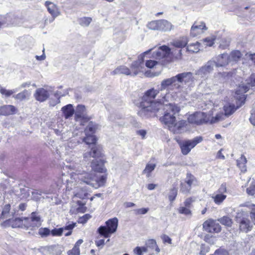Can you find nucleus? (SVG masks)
Returning a JSON list of instances; mask_svg holds the SVG:
<instances>
[{
	"instance_id": "obj_1",
	"label": "nucleus",
	"mask_w": 255,
	"mask_h": 255,
	"mask_svg": "<svg viewBox=\"0 0 255 255\" xmlns=\"http://www.w3.org/2000/svg\"><path fill=\"white\" fill-rule=\"evenodd\" d=\"M66 166L74 170L71 173L70 179L67 180V189L68 190L78 187L76 185L79 182L84 183L96 189L103 186L106 182V175L98 176L93 172H87L82 170L77 163H70Z\"/></svg>"
},
{
	"instance_id": "obj_2",
	"label": "nucleus",
	"mask_w": 255,
	"mask_h": 255,
	"mask_svg": "<svg viewBox=\"0 0 255 255\" xmlns=\"http://www.w3.org/2000/svg\"><path fill=\"white\" fill-rule=\"evenodd\" d=\"M159 90L151 88L146 91L141 98L140 103V109L138 114L142 118H146L150 116L152 113H157L163 107L162 98L157 101L154 100L159 93Z\"/></svg>"
},
{
	"instance_id": "obj_3",
	"label": "nucleus",
	"mask_w": 255,
	"mask_h": 255,
	"mask_svg": "<svg viewBox=\"0 0 255 255\" xmlns=\"http://www.w3.org/2000/svg\"><path fill=\"white\" fill-rule=\"evenodd\" d=\"M152 49L143 52L138 56V59L133 62L130 65V70L126 66L122 65L118 67L113 71L111 72V74L115 75L116 74H125L126 75H132L135 76L141 72H145V75L146 77H152L153 75L150 74L149 71L145 72L144 67V57L148 55L151 51Z\"/></svg>"
},
{
	"instance_id": "obj_4",
	"label": "nucleus",
	"mask_w": 255,
	"mask_h": 255,
	"mask_svg": "<svg viewBox=\"0 0 255 255\" xmlns=\"http://www.w3.org/2000/svg\"><path fill=\"white\" fill-rule=\"evenodd\" d=\"M181 87L175 76L164 79L161 82L159 90L161 91L160 98L163 101L168 102L172 101L173 94L178 92Z\"/></svg>"
},
{
	"instance_id": "obj_5",
	"label": "nucleus",
	"mask_w": 255,
	"mask_h": 255,
	"mask_svg": "<svg viewBox=\"0 0 255 255\" xmlns=\"http://www.w3.org/2000/svg\"><path fill=\"white\" fill-rule=\"evenodd\" d=\"M162 105L163 107L160 110L164 111V115L160 120L162 123L168 126L169 129H171L176 122L175 115L179 112L180 108L174 104L168 103L165 101H163Z\"/></svg>"
},
{
	"instance_id": "obj_6",
	"label": "nucleus",
	"mask_w": 255,
	"mask_h": 255,
	"mask_svg": "<svg viewBox=\"0 0 255 255\" xmlns=\"http://www.w3.org/2000/svg\"><path fill=\"white\" fill-rule=\"evenodd\" d=\"M86 136L83 141L91 147V150L84 154V158L86 159L89 157L99 158L102 156V149L99 145H96V137L93 134L86 133Z\"/></svg>"
},
{
	"instance_id": "obj_7",
	"label": "nucleus",
	"mask_w": 255,
	"mask_h": 255,
	"mask_svg": "<svg viewBox=\"0 0 255 255\" xmlns=\"http://www.w3.org/2000/svg\"><path fill=\"white\" fill-rule=\"evenodd\" d=\"M105 226H101L99 227L97 232L101 236L108 238L117 231L118 219L116 217L109 219L105 222Z\"/></svg>"
},
{
	"instance_id": "obj_8",
	"label": "nucleus",
	"mask_w": 255,
	"mask_h": 255,
	"mask_svg": "<svg viewBox=\"0 0 255 255\" xmlns=\"http://www.w3.org/2000/svg\"><path fill=\"white\" fill-rule=\"evenodd\" d=\"M147 26L151 30L162 31H169L173 28L172 24L165 19L152 21L147 24Z\"/></svg>"
},
{
	"instance_id": "obj_9",
	"label": "nucleus",
	"mask_w": 255,
	"mask_h": 255,
	"mask_svg": "<svg viewBox=\"0 0 255 255\" xmlns=\"http://www.w3.org/2000/svg\"><path fill=\"white\" fill-rule=\"evenodd\" d=\"M24 228L27 229L35 230L41 225V217L36 212H32L30 218H25Z\"/></svg>"
},
{
	"instance_id": "obj_10",
	"label": "nucleus",
	"mask_w": 255,
	"mask_h": 255,
	"mask_svg": "<svg viewBox=\"0 0 255 255\" xmlns=\"http://www.w3.org/2000/svg\"><path fill=\"white\" fill-rule=\"evenodd\" d=\"M202 140L203 137L199 136H196L191 140L183 141L180 144L182 154L184 155H187L193 148H194L197 144L201 142Z\"/></svg>"
},
{
	"instance_id": "obj_11",
	"label": "nucleus",
	"mask_w": 255,
	"mask_h": 255,
	"mask_svg": "<svg viewBox=\"0 0 255 255\" xmlns=\"http://www.w3.org/2000/svg\"><path fill=\"white\" fill-rule=\"evenodd\" d=\"M188 121L190 124L199 125L207 123L209 121V118L204 113L196 112L189 116Z\"/></svg>"
},
{
	"instance_id": "obj_12",
	"label": "nucleus",
	"mask_w": 255,
	"mask_h": 255,
	"mask_svg": "<svg viewBox=\"0 0 255 255\" xmlns=\"http://www.w3.org/2000/svg\"><path fill=\"white\" fill-rule=\"evenodd\" d=\"M203 228L205 231L211 233H218L221 230L220 224L213 220H208L204 222Z\"/></svg>"
},
{
	"instance_id": "obj_13",
	"label": "nucleus",
	"mask_w": 255,
	"mask_h": 255,
	"mask_svg": "<svg viewBox=\"0 0 255 255\" xmlns=\"http://www.w3.org/2000/svg\"><path fill=\"white\" fill-rule=\"evenodd\" d=\"M215 66L214 61H209L205 65L195 72V74L203 78L209 74Z\"/></svg>"
},
{
	"instance_id": "obj_14",
	"label": "nucleus",
	"mask_w": 255,
	"mask_h": 255,
	"mask_svg": "<svg viewBox=\"0 0 255 255\" xmlns=\"http://www.w3.org/2000/svg\"><path fill=\"white\" fill-rule=\"evenodd\" d=\"M51 92L52 90L50 89L46 90L43 88H38L35 91L34 97L36 100L40 102H43L49 98Z\"/></svg>"
},
{
	"instance_id": "obj_15",
	"label": "nucleus",
	"mask_w": 255,
	"mask_h": 255,
	"mask_svg": "<svg viewBox=\"0 0 255 255\" xmlns=\"http://www.w3.org/2000/svg\"><path fill=\"white\" fill-rule=\"evenodd\" d=\"M239 213L237 216V221L239 224L240 229L241 231L247 233L252 230L253 225L248 218H243L240 219L239 217Z\"/></svg>"
},
{
	"instance_id": "obj_16",
	"label": "nucleus",
	"mask_w": 255,
	"mask_h": 255,
	"mask_svg": "<svg viewBox=\"0 0 255 255\" xmlns=\"http://www.w3.org/2000/svg\"><path fill=\"white\" fill-rule=\"evenodd\" d=\"M86 110L85 106L78 105L75 112V119L76 121H88L89 118L86 114Z\"/></svg>"
},
{
	"instance_id": "obj_17",
	"label": "nucleus",
	"mask_w": 255,
	"mask_h": 255,
	"mask_svg": "<svg viewBox=\"0 0 255 255\" xmlns=\"http://www.w3.org/2000/svg\"><path fill=\"white\" fill-rule=\"evenodd\" d=\"M170 52V49L168 46L162 45L159 47L157 50L153 52L152 57L156 59H160L168 56Z\"/></svg>"
},
{
	"instance_id": "obj_18",
	"label": "nucleus",
	"mask_w": 255,
	"mask_h": 255,
	"mask_svg": "<svg viewBox=\"0 0 255 255\" xmlns=\"http://www.w3.org/2000/svg\"><path fill=\"white\" fill-rule=\"evenodd\" d=\"M176 79L179 84H188L192 81L193 77L191 72H183L175 76Z\"/></svg>"
},
{
	"instance_id": "obj_19",
	"label": "nucleus",
	"mask_w": 255,
	"mask_h": 255,
	"mask_svg": "<svg viewBox=\"0 0 255 255\" xmlns=\"http://www.w3.org/2000/svg\"><path fill=\"white\" fill-rule=\"evenodd\" d=\"M91 166L92 169L95 172L105 173L107 171V169L104 166V161L101 159L93 160Z\"/></svg>"
},
{
	"instance_id": "obj_20",
	"label": "nucleus",
	"mask_w": 255,
	"mask_h": 255,
	"mask_svg": "<svg viewBox=\"0 0 255 255\" xmlns=\"http://www.w3.org/2000/svg\"><path fill=\"white\" fill-rule=\"evenodd\" d=\"M17 109L13 105H5L0 107V115L8 116L16 113Z\"/></svg>"
},
{
	"instance_id": "obj_21",
	"label": "nucleus",
	"mask_w": 255,
	"mask_h": 255,
	"mask_svg": "<svg viewBox=\"0 0 255 255\" xmlns=\"http://www.w3.org/2000/svg\"><path fill=\"white\" fill-rule=\"evenodd\" d=\"M206 30L207 28L204 22L200 23L195 22L191 28V35L194 37L198 34L203 32V30Z\"/></svg>"
},
{
	"instance_id": "obj_22",
	"label": "nucleus",
	"mask_w": 255,
	"mask_h": 255,
	"mask_svg": "<svg viewBox=\"0 0 255 255\" xmlns=\"http://www.w3.org/2000/svg\"><path fill=\"white\" fill-rule=\"evenodd\" d=\"M215 66L217 67L225 66L231 62L229 55L225 53L219 55L217 57Z\"/></svg>"
},
{
	"instance_id": "obj_23",
	"label": "nucleus",
	"mask_w": 255,
	"mask_h": 255,
	"mask_svg": "<svg viewBox=\"0 0 255 255\" xmlns=\"http://www.w3.org/2000/svg\"><path fill=\"white\" fill-rule=\"evenodd\" d=\"M186 126V122L185 121H180L178 123H174L173 127L169 129L170 130L173 131L174 133H181L185 130V126Z\"/></svg>"
},
{
	"instance_id": "obj_24",
	"label": "nucleus",
	"mask_w": 255,
	"mask_h": 255,
	"mask_svg": "<svg viewBox=\"0 0 255 255\" xmlns=\"http://www.w3.org/2000/svg\"><path fill=\"white\" fill-rule=\"evenodd\" d=\"M61 111L64 117L66 119L71 117L75 113V110L72 104H68L63 107L61 109Z\"/></svg>"
},
{
	"instance_id": "obj_25",
	"label": "nucleus",
	"mask_w": 255,
	"mask_h": 255,
	"mask_svg": "<svg viewBox=\"0 0 255 255\" xmlns=\"http://www.w3.org/2000/svg\"><path fill=\"white\" fill-rule=\"evenodd\" d=\"M45 5L47 7L48 12L53 17H55L59 15L60 12L58 9L53 3L50 1H46Z\"/></svg>"
},
{
	"instance_id": "obj_26",
	"label": "nucleus",
	"mask_w": 255,
	"mask_h": 255,
	"mask_svg": "<svg viewBox=\"0 0 255 255\" xmlns=\"http://www.w3.org/2000/svg\"><path fill=\"white\" fill-rule=\"evenodd\" d=\"M241 207H247L250 210V216L252 222L255 225V205L250 202H246L240 205Z\"/></svg>"
},
{
	"instance_id": "obj_27",
	"label": "nucleus",
	"mask_w": 255,
	"mask_h": 255,
	"mask_svg": "<svg viewBox=\"0 0 255 255\" xmlns=\"http://www.w3.org/2000/svg\"><path fill=\"white\" fill-rule=\"evenodd\" d=\"M247 158L244 155H242L240 158L237 160V165L243 172H245L247 171Z\"/></svg>"
},
{
	"instance_id": "obj_28",
	"label": "nucleus",
	"mask_w": 255,
	"mask_h": 255,
	"mask_svg": "<svg viewBox=\"0 0 255 255\" xmlns=\"http://www.w3.org/2000/svg\"><path fill=\"white\" fill-rule=\"evenodd\" d=\"M184 182L188 185V186H187L188 187H191L192 185H195L197 184V181L196 177L193 175L188 172L186 174V177L185 179Z\"/></svg>"
},
{
	"instance_id": "obj_29",
	"label": "nucleus",
	"mask_w": 255,
	"mask_h": 255,
	"mask_svg": "<svg viewBox=\"0 0 255 255\" xmlns=\"http://www.w3.org/2000/svg\"><path fill=\"white\" fill-rule=\"evenodd\" d=\"M188 43V41L186 37H181L178 39L174 40L172 42V44L174 46L178 48H182L185 47Z\"/></svg>"
},
{
	"instance_id": "obj_30",
	"label": "nucleus",
	"mask_w": 255,
	"mask_h": 255,
	"mask_svg": "<svg viewBox=\"0 0 255 255\" xmlns=\"http://www.w3.org/2000/svg\"><path fill=\"white\" fill-rule=\"evenodd\" d=\"M242 54L241 52L239 50L233 51L229 56L230 57V60L231 62H237L240 60L242 56Z\"/></svg>"
},
{
	"instance_id": "obj_31",
	"label": "nucleus",
	"mask_w": 255,
	"mask_h": 255,
	"mask_svg": "<svg viewBox=\"0 0 255 255\" xmlns=\"http://www.w3.org/2000/svg\"><path fill=\"white\" fill-rule=\"evenodd\" d=\"M47 252L50 255H61V251L57 246H51L47 248Z\"/></svg>"
},
{
	"instance_id": "obj_32",
	"label": "nucleus",
	"mask_w": 255,
	"mask_h": 255,
	"mask_svg": "<svg viewBox=\"0 0 255 255\" xmlns=\"http://www.w3.org/2000/svg\"><path fill=\"white\" fill-rule=\"evenodd\" d=\"M155 167V164H147L145 169L142 171V174H146L147 177H149L150 176V173L154 170Z\"/></svg>"
},
{
	"instance_id": "obj_33",
	"label": "nucleus",
	"mask_w": 255,
	"mask_h": 255,
	"mask_svg": "<svg viewBox=\"0 0 255 255\" xmlns=\"http://www.w3.org/2000/svg\"><path fill=\"white\" fill-rule=\"evenodd\" d=\"M226 197L227 196L226 195L218 193L212 196V198L214 199V202L218 205L221 204Z\"/></svg>"
},
{
	"instance_id": "obj_34",
	"label": "nucleus",
	"mask_w": 255,
	"mask_h": 255,
	"mask_svg": "<svg viewBox=\"0 0 255 255\" xmlns=\"http://www.w3.org/2000/svg\"><path fill=\"white\" fill-rule=\"evenodd\" d=\"M25 218H15L12 223V227L16 228V227H19V228H23L24 227V224H25Z\"/></svg>"
},
{
	"instance_id": "obj_35",
	"label": "nucleus",
	"mask_w": 255,
	"mask_h": 255,
	"mask_svg": "<svg viewBox=\"0 0 255 255\" xmlns=\"http://www.w3.org/2000/svg\"><path fill=\"white\" fill-rule=\"evenodd\" d=\"M16 91L14 89L7 90L3 88L0 85V93L4 96L5 98H8L15 93Z\"/></svg>"
},
{
	"instance_id": "obj_36",
	"label": "nucleus",
	"mask_w": 255,
	"mask_h": 255,
	"mask_svg": "<svg viewBox=\"0 0 255 255\" xmlns=\"http://www.w3.org/2000/svg\"><path fill=\"white\" fill-rule=\"evenodd\" d=\"M199 46L200 43L198 42H196L195 43L190 44L187 47V50L193 53L198 52L200 50Z\"/></svg>"
},
{
	"instance_id": "obj_37",
	"label": "nucleus",
	"mask_w": 255,
	"mask_h": 255,
	"mask_svg": "<svg viewBox=\"0 0 255 255\" xmlns=\"http://www.w3.org/2000/svg\"><path fill=\"white\" fill-rule=\"evenodd\" d=\"M146 245L147 247L149 248L154 249L155 248V251L157 253H159L160 252V249L157 246V244L155 240L153 239L147 240L146 242Z\"/></svg>"
},
{
	"instance_id": "obj_38",
	"label": "nucleus",
	"mask_w": 255,
	"mask_h": 255,
	"mask_svg": "<svg viewBox=\"0 0 255 255\" xmlns=\"http://www.w3.org/2000/svg\"><path fill=\"white\" fill-rule=\"evenodd\" d=\"M97 128V126L96 124L91 122L89 123L88 126L85 130V133L93 134Z\"/></svg>"
},
{
	"instance_id": "obj_39",
	"label": "nucleus",
	"mask_w": 255,
	"mask_h": 255,
	"mask_svg": "<svg viewBox=\"0 0 255 255\" xmlns=\"http://www.w3.org/2000/svg\"><path fill=\"white\" fill-rule=\"evenodd\" d=\"M218 221L223 225L231 227L233 224L232 220L228 216H224L219 219Z\"/></svg>"
},
{
	"instance_id": "obj_40",
	"label": "nucleus",
	"mask_w": 255,
	"mask_h": 255,
	"mask_svg": "<svg viewBox=\"0 0 255 255\" xmlns=\"http://www.w3.org/2000/svg\"><path fill=\"white\" fill-rule=\"evenodd\" d=\"M10 210V204H6L3 208L2 211L1 212V214L0 217V219H4L7 218L8 216V214L9 213Z\"/></svg>"
},
{
	"instance_id": "obj_41",
	"label": "nucleus",
	"mask_w": 255,
	"mask_h": 255,
	"mask_svg": "<svg viewBox=\"0 0 255 255\" xmlns=\"http://www.w3.org/2000/svg\"><path fill=\"white\" fill-rule=\"evenodd\" d=\"M225 111V115L226 116H229L232 115L236 110L234 106L228 105H226L224 107Z\"/></svg>"
},
{
	"instance_id": "obj_42",
	"label": "nucleus",
	"mask_w": 255,
	"mask_h": 255,
	"mask_svg": "<svg viewBox=\"0 0 255 255\" xmlns=\"http://www.w3.org/2000/svg\"><path fill=\"white\" fill-rule=\"evenodd\" d=\"M28 96V92L26 90H24L21 92L18 93L16 95L13 96V97L15 99L19 101L25 100Z\"/></svg>"
},
{
	"instance_id": "obj_43",
	"label": "nucleus",
	"mask_w": 255,
	"mask_h": 255,
	"mask_svg": "<svg viewBox=\"0 0 255 255\" xmlns=\"http://www.w3.org/2000/svg\"><path fill=\"white\" fill-rule=\"evenodd\" d=\"M51 234V231L47 228H40L38 230V234L41 238L48 237Z\"/></svg>"
},
{
	"instance_id": "obj_44",
	"label": "nucleus",
	"mask_w": 255,
	"mask_h": 255,
	"mask_svg": "<svg viewBox=\"0 0 255 255\" xmlns=\"http://www.w3.org/2000/svg\"><path fill=\"white\" fill-rule=\"evenodd\" d=\"M92 21V18L89 17H84L79 20V23L82 26H88Z\"/></svg>"
},
{
	"instance_id": "obj_45",
	"label": "nucleus",
	"mask_w": 255,
	"mask_h": 255,
	"mask_svg": "<svg viewBox=\"0 0 255 255\" xmlns=\"http://www.w3.org/2000/svg\"><path fill=\"white\" fill-rule=\"evenodd\" d=\"M187 186H188V185H187L185 182H181L180 184V192L184 194L189 193L191 187H188Z\"/></svg>"
},
{
	"instance_id": "obj_46",
	"label": "nucleus",
	"mask_w": 255,
	"mask_h": 255,
	"mask_svg": "<svg viewBox=\"0 0 255 255\" xmlns=\"http://www.w3.org/2000/svg\"><path fill=\"white\" fill-rule=\"evenodd\" d=\"M177 195V189L175 188H173L170 191L168 198L170 201L172 202L174 201Z\"/></svg>"
},
{
	"instance_id": "obj_47",
	"label": "nucleus",
	"mask_w": 255,
	"mask_h": 255,
	"mask_svg": "<svg viewBox=\"0 0 255 255\" xmlns=\"http://www.w3.org/2000/svg\"><path fill=\"white\" fill-rule=\"evenodd\" d=\"M63 231L64 228H55L51 231V234L53 236H61L63 234Z\"/></svg>"
},
{
	"instance_id": "obj_48",
	"label": "nucleus",
	"mask_w": 255,
	"mask_h": 255,
	"mask_svg": "<svg viewBox=\"0 0 255 255\" xmlns=\"http://www.w3.org/2000/svg\"><path fill=\"white\" fill-rule=\"evenodd\" d=\"M225 116V114L224 115L223 113L218 114L215 117L212 118L211 123H214L222 121L224 119Z\"/></svg>"
},
{
	"instance_id": "obj_49",
	"label": "nucleus",
	"mask_w": 255,
	"mask_h": 255,
	"mask_svg": "<svg viewBox=\"0 0 255 255\" xmlns=\"http://www.w3.org/2000/svg\"><path fill=\"white\" fill-rule=\"evenodd\" d=\"M178 212L180 214L188 215L191 214V211L189 208L185 207H180L178 209Z\"/></svg>"
},
{
	"instance_id": "obj_50",
	"label": "nucleus",
	"mask_w": 255,
	"mask_h": 255,
	"mask_svg": "<svg viewBox=\"0 0 255 255\" xmlns=\"http://www.w3.org/2000/svg\"><path fill=\"white\" fill-rule=\"evenodd\" d=\"M247 192L251 195L255 194V182H252L249 187L247 189Z\"/></svg>"
},
{
	"instance_id": "obj_51",
	"label": "nucleus",
	"mask_w": 255,
	"mask_h": 255,
	"mask_svg": "<svg viewBox=\"0 0 255 255\" xmlns=\"http://www.w3.org/2000/svg\"><path fill=\"white\" fill-rule=\"evenodd\" d=\"M133 211L136 215H144L148 212L149 209L148 208H142L134 210Z\"/></svg>"
},
{
	"instance_id": "obj_52",
	"label": "nucleus",
	"mask_w": 255,
	"mask_h": 255,
	"mask_svg": "<svg viewBox=\"0 0 255 255\" xmlns=\"http://www.w3.org/2000/svg\"><path fill=\"white\" fill-rule=\"evenodd\" d=\"M157 64V62L155 60H146L145 65L148 68H152Z\"/></svg>"
},
{
	"instance_id": "obj_53",
	"label": "nucleus",
	"mask_w": 255,
	"mask_h": 255,
	"mask_svg": "<svg viewBox=\"0 0 255 255\" xmlns=\"http://www.w3.org/2000/svg\"><path fill=\"white\" fill-rule=\"evenodd\" d=\"M226 192H227L226 185L225 183H223L221 185L220 188L217 191L216 193L224 194V193H226Z\"/></svg>"
},
{
	"instance_id": "obj_54",
	"label": "nucleus",
	"mask_w": 255,
	"mask_h": 255,
	"mask_svg": "<svg viewBox=\"0 0 255 255\" xmlns=\"http://www.w3.org/2000/svg\"><path fill=\"white\" fill-rule=\"evenodd\" d=\"M249 90V87L247 85L243 86V87H240V89L238 90H237L236 94L237 95H240L242 93H245L247 92Z\"/></svg>"
},
{
	"instance_id": "obj_55",
	"label": "nucleus",
	"mask_w": 255,
	"mask_h": 255,
	"mask_svg": "<svg viewBox=\"0 0 255 255\" xmlns=\"http://www.w3.org/2000/svg\"><path fill=\"white\" fill-rule=\"evenodd\" d=\"M213 255H230L228 252L222 249H220L215 251Z\"/></svg>"
},
{
	"instance_id": "obj_56",
	"label": "nucleus",
	"mask_w": 255,
	"mask_h": 255,
	"mask_svg": "<svg viewBox=\"0 0 255 255\" xmlns=\"http://www.w3.org/2000/svg\"><path fill=\"white\" fill-rule=\"evenodd\" d=\"M76 226V223H68L66 226L62 228H64V230L72 231L73 229Z\"/></svg>"
},
{
	"instance_id": "obj_57",
	"label": "nucleus",
	"mask_w": 255,
	"mask_h": 255,
	"mask_svg": "<svg viewBox=\"0 0 255 255\" xmlns=\"http://www.w3.org/2000/svg\"><path fill=\"white\" fill-rule=\"evenodd\" d=\"M214 39L210 37H207L204 39V42L205 45L209 46H211L214 44Z\"/></svg>"
},
{
	"instance_id": "obj_58",
	"label": "nucleus",
	"mask_w": 255,
	"mask_h": 255,
	"mask_svg": "<svg viewBox=\"0 0 255 255\" xmlns=\"http://www.w3.org/2000/svg\"><path fill=\"white\" fill-rule=\"evenodd\" d=\"M91 217V215L88 214L84 215L83 217L80 218L79 222L81 223L84 224Z\"/></svg>"
},
{
	"instance_id": "obj_59",
	"label": "nucleus",
	"mask_w": 255,
	"mask_h": 255,
	"mask_svg": "<svg viewBox=\"0 0 255 255\" xmlns=\"http://www.w3.org/2000/svg\"><path fill=\"white\" fill-rule=\"evenodd\" d=\"M68 255H80V249L73 248L71 251L68 252Z\"/></svg>"
},
{
	"instance_id": "obj_60",
	"label": "nucleus",
	"mask_w": 255,
	"mask_h": 255,
	"mask_svg": "<svg viewBox=\"0 0 255 255\" xmlns=\"http://www.w3.org/2000/svg\"><path fill=\"white\" fill-rule=\"evenodd\" d=\"M251 115L250 121L253 125L255 126V109L252 110Z\"/></svg>"
},
{
	"instance_id": "obj_61",
	"label": "nucleus",
	"mask_w": 255,
	"mask_h": 255,
	"mask_svg": "<svg viewBox=\"0 0 255 255\" xmlns=\"http://www.w3.org/2000/svg\"><path fill=\"white\" fill-rule=\"evenodd\" d=\"M161 239L164 243H167L169 244H171V239L168 236L163 235L161 236Z\"/></svg>"
},
{
	"instance_id": "obj_62",
	"label": "nucleus",
	"mask_w": 255,
	"mask_h": 255,
	"mask_svg": "<svg viewBox=\"0 0 255 255\" xmlns=\"http://www.w3.org/2000/svg\"><path fill=\"white\" fill-rule=\"evenodd\" d=\"M136 134L141 136L142 138H145L146 134V131L144 129H140L136 131Z\"/></svg>"
},
{
	"instance_id": "obj_63",
	"label": "nucleus",
	"mask_w": 255,
	"mask_h": 255,
	"mask_svg": "<svg viewBox=\"0 0 255 255\" xmlns=\"http://www.w3.org/2000/svg\"><path fill=\"white\" fill-rule=\"evenodd\" d=\"M60 103V99H59V98H57V99H56L55 100H53L52 99H50L49 101V105L50 106L54 107L57 104H59Z\"/></svg>"
},
{
	"instance_id": "obj_64",
	"label": "nucleus",
	"mask_w": 255,
	"mask_h": 255,
	"mask_svg": "<svg viewBox=\"0 0 255 255\" xmlns=\"http://www.w3.org/2000/svg\"><path fill=\"white\" fill-rule=\"evenodd\" d=\"M192 202L193 200L191 198H187L184 202V206L190 208Z\"/></svg>"
}]
</instances>
